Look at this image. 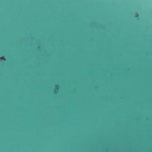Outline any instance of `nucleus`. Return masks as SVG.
<instances>
[{
	"label": "nucleus",
	"instance_id": "obj_1",
	"mask_svg": "<svg viewBox=\"0 0 152 152\" xmlns=\"http://www.w3.org/2000/svg\"><path fill=\"white\" fill-rule=\"evenodd\" d=\"M59 86L58 85H56L55 86V88L53 92L54 93L56 94H57L58 92V90Z\"/></svg>",
	"mask_w": 152,
	"mask_h": 152
}]
</instances>
